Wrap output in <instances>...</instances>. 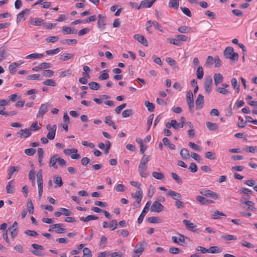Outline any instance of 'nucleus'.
<instances>
[{
  "mask_svg": "<svg viewBox=\"0 0 257 257\" xmlns=\"http://www.w3.org/2000/svg\"><path fill=\"white\" fill-rule=\"evenodd\" d=\"M178 237L173 236L172 237V241L176 243L179 244L180 245H182L185 242V237L180 233L178 234Z\"/></svg>",
  "mask_w": 257,
  "mask_h": 257,
  "instance_id": "obj_8",
  "label": "nucleus"
},
{
  "mask_svg": "<svg viewBox=\"0 0 257 257\" xmlns=\"http://www.w3.org/2000/svg\"><path fill=\"white\" fill-rule=\"evenodd\" d=\"M57 130V126L56 124H54L52 126L50 131L48 133L47 138L50 140H52L55 138L56 131Z\"/></svg>",
  "mask_w": 257,
  "mask_h": 257,
  "instance_id": "obj_16",
  "label": "nucleus"
},
{
  "mask_svg": "<svg viewBox=\"0 0 257 257\" xmlns=\"http://www.w3.org/2000/svg\"><path fill=\"white\" fill-rule=\"evenodd\" d=\"M24 152L27 155L31 156L36 153V150L33 148L27 149Z\"/></svg>",
  "mask_w": 257,
  "mask_h": 257,
  "instance_id": "obj_59",
  "label": "nucleus"
},
{
  "mask_svg": "<svg viewBox=\"0 0 257 257\" xmlns=\"http://www.w3.org/2000/svg\"><path fill=\"white\" fill-rule=\"evenodd\" d=\"M156 2V0H144L142 1L140 5L137 7V10L142 8H150Z\"/></svg>",
  "mask_w": 257,
  "mask_h": 257,
  "instance_id": "obj_9",
  "label": "nucleus"
},
{
  "mask_svg": "<svg viewBox=\"0 0 257 257\" xmlns=\"http://www.w3.org/2000/svg\"><path fill=\"white\" fill-rule=\"evenodd\" d=\"M48 111V106L47 104H42L39 108V110L38 111V113L37 114V116H41L42 117Z\"/></svg>",
  "mask_w": 257,
  "mask_h": 257,
  "instance_id": "obj_13",
  "label": "nucleus"
},
{
  "mask_svg": "<svg viewBox=\"0 0 257 257\" xmlns=\"http://www.w3.org/2000/svg\"><path fill=\"white\" fill-rule=\"evenodd\" d=\"M182 222L189 230L192 232L196 231V225H195L193 223L191 222L190 220H183Z\"/></svg>",
  "mask_w": 257,
  "mask_h": 257,
  "instance_id": "obj_10",
  "label": "nucleus"
},
{
  "mask_svg": "<svg viewBox=\"0 0 257 257\" xmlns=\"http://www.w3.org/2000/svg\"><path fill=\"white\" fill-rule=\"evenodd\" d=\"M180 9L182 10V12L185 15H186L188 17H191L192 15H191V11H190V10L188 8H185V7H181Z\"/></svg>",
  "mask_w": 257,
  "mask_h": 257,
  "instance_id": "obj_56",
  "label": "nucleus"
},
{
  "mask_svg": "<svg viewBox=\"0 0 257 257\" xmlns=\"http://www.w3.org/2000/svg\"><path fill=\"white\" fill-rule=\"evenodd\" d=\"M180 156L183 159H188L190 158L189 151L187 149L183 148L180 151Z\"/></svg>",
  "mask_w": 257,
  "mask_h": 257,
  "instance_id": "obj_27",
  "label": "nucleus"
},
{
  "mask_svg": "<svg viewBox=\"0 0 257 257\" xmlns=\"http://www.w3.org/2000/svg\"><path fill=\"white\" fill-rule=\"evenodd\" d=\"M146 245V243L145 241H141L139 242L135 246L134 249V254H142L145 249V246Z\"/></svg>",
  "mask_w": 257,
  "mask_h": 257,
  "instance_id": "obj_7",
  "label": "nucleus"
},
{
  "mask_svg": "<svg viewBox=\"0 0 257 257\" xmlns=\"http://www.w3.org/2000/svg\"><path fill=\"white\" fill-rule=\"evenodd\" d=\"M134 38L144 46L146 47L148 46V42L146 39L142 35L135 34L134 36Z\"/></svg>",
  "mask_w": 257,
  "mask_h": 257,
  "instance_id": "obj_11",
  "label": "nucleus"
},
{
  "mask_svg": "<svg viewBox=\"0 0 257 257\" xmlns=\"http://www.w3.org/2000/svg\"><path fill=\"white\" fill-rule=\"evenodd\" d=\"M226 216V214L224 213H222L221 212H220L219 211H216L214 214L212 215V218L213 219H217L219 218V216Z\"/></svg>",
  "mask_w": 257,
  "mask_h": 257,
  "instance_id": "obj_61",
  "label": "nucleus"
},
{
  "mask_svg": "<svg viewBox=\"0 0 257 257\" xmlns=\"http://www.w3.org/2000/svg\"><path fill=\"white\" fill-rule=\"evenodd\" d=\"M42 75L45 77H50L54 75V72L51 70H44L42 73Z\"/></svg>",
  "mask_w": 257,
  "mask_h": 257,
  "instance_id": "obj_57",
  "label": "nucleus"
},
{
  "mask_svg": "<svg viewBox=\"0 0 257 257\" xmlns=\"http://www.w3.org/2000/svg\"><path fill=\"white\" fill-rule=\"evenodd\" d=\"M150 156L144 155L140 162V164H143V165H146V164H147L148 162L150 160Z\"/></svg>",
  "mask_w": 257,
  "mask_h": 257,
  "instance_id": "obj_63",
  "label": "nucleus"
},
{
  "mask_svg": "<svg viewBox=\"0 0 257 257\" xmlns=\"http://www.w3.org/2000/svg\"><path fill=\"white\" fill-rule=\"evenodd\" d=\"M145 106L147 108L148 110L150 112H153L155 109V104L153 103L149 102V101H145L144 103Z\"/></svg>",
  "mask_w": 257,
  "mask_h": 257,
  "instance_id": "obj_32",
  "label": "nucleus"
},
{
  "mask_svg": "<svg viewBox=\"0 0 257 257\" xmlns=\"http://www.w3.org/2000/svg\"><path fill=\"white\" fill-rule=\"evenodd\" d=\"M133 113L132 109H126L123 111L122 116L123 117H127L131 116Z\"/></svg>",
  "mask_w": 257,
  "mask_h": 257,
  "instance_id": "obj_54",
  "label": "nucleus"
},
{
  "mask_svg": "<svg viewBox=\"0 0 257 257\" xmlns=\"http://www.w3.org/2000/svg\"><path fill=\"white\" fill-rule=\"evenodd\" d=\"M61 48H57L54 50H47L46 51L47 55H54L58 53L60 51Z\"/></svg>",
  "mask_w": 257,
  "mask_h": 257,
  "instance_id": "obj_58",
  "label": "nucleus"
},
{
  "mask_svg": "<svg viewBox=\"0 0 257 257\" xmlns=\"http://www.w3.org/2000/svg\"><path fill=\"white\" fill-rule=\"evenodd\" d=\"M204 102V96L201 94H199L197 99L195 100V104L196 106V108L197 109H200L203 107V104Z\"/></svg>",
  "mask_w": 257,
  "mask_h": 257,
  "instance_id": "obj_12",
  "label": "nucleus"
},
{
  "mask_svg": "<svg viewBox=\"0 0 257 257\" xmlns=\"http://www.w3.org/2000/svg\"><path fill=\"white\" fill-rule=\"evenodd\" d=\"M238 126L240 128H242L245 127L246 125L247 121H244V119L241 116H239L238 118Z\"/></svg>",
  "mask_w": 257,
  "mask_h": 257,
  "instance_id": "obj_47",
  "label": "nucleus"
},
{
  "mask_svg": "<svg viewBox=\"0 0 257 257\" xmlns=\"http://www.w3.org/2000/svg\"><path fill=\"white\" fill-rule=\"evenodd\" d=\"M109 70L108 69H105L103 71V73L101 74L99 77L98 79L100 80H106L109 78V74H108Z\"/></svg>",
  "mask_w": 257,
  "mask_h": 257,
  "instance_id": "obj_37",
  "label": "nucleus"
},
{
  "mask_svg": "<svg viewBox=\"0 0 257 257\" xmlns=\"http://www.w3.org/2000/svg\"><path fill=\"white\" fill-rule=\"evenodd\" d=\"M89 88L92 90H97L100 88V85L99 83L95 82H90L88 83Z\"/></svg>",
  "mask_w": 257,
  "mask_h": 257,
  "instance_id": "obj_34",
  "label": "nucleus"
},
{
  "mask_svg": "<svg viewBox=\"0 0 257 257\" xmlns=\"http://www.w3.org/2000/svg\"><path fill=\"white\" fill-rule=\"evenodd\" d=\"M54 182L55 184H57L59 187H61L63 185L62 179L59 176H55L54 177Z\"/></svg>",
  "mask_w": 257,
  "mask_h": 257,
  "instance_id": "obj_50",
  "label": "nucleus"
},
{
  "mask_svg": "<svg viewBox=\"0 0 257 257\" xmlns=\"http://www.w3.org/2000/svg\"><path fill=\"white\" fill-rule=\"evenodd\" d=\"M60 42L62 44H67V45H71L73 44H76L77 43V41L76 39H64L61 40Z\"/></svg>",
  "mask_w": 257,
  "mask_h": 257,
  "instance_id": "obj_41",
  "label": "nucleus"
},
{
  "mask_svg": "<svg viewBox=\"0 0 257 257\" xmlns=\"http://www.w3.org/2000/svg\"><path fill=\"white\" fill-rule=\"evenodd\" d=\"M163 142L165 146H167L170 150H175L176 146L174 144L171 143L167 138H164L163 139Z\"/></svg>",
  "mask_w": 257,
  "mask_h": 257,
  "instance_id": "obj_22",
  "label": "nucleus"
},
{
  "mask_svg": "<svg viewBox=\"0 0 257 257\" xmlns=\"http://www.w3.org/2000/svg\"><path fill=\"white\" fill-rule=\"evenodd\" d=\"M44 20L40 18H34L30 20V23L34 26H41L43 24Z\"/></svg>",
  "mask_w": 257,
  "mask_h": 257,
  "instance_id": "obj_21",
  "label": "nucleus"
},
{
  "mask_svg": "<svg viewBox=\"0 0 257 257\" xmlns=\"http://www.w3.org/2000/svg\"><path fill=\"white\" fill-rule=\"evenodd\" d=\"M221 237L224 238L225 240H234L237 239V238L235 236L230 234L223 235H222Z\"/></svg>",
  "mask_w": 257,
  "mask_h": 257,
  "instance_id": "obj_52",
  "label": "nucleus"
},
{
  "mask_svg": "<svg viewBox=\"0 0 257 257\" xmlns=\"http://www.w3.org/2000/svg\"><path fill=\"white\" fill-rule=\"evenodd\" d=\"M234 51L233 48L232 47L228 46L227 47L224 52H223V55L224 57L227 59L229 56H230L231 53H233V51Z\"/></svg>",
  "mask_w": 257,
  "mask_h": 257,
  "instance_id": "obj_29",
  "label": "nucleus"
},
{
  "mask_svg": "<svg viewBox=\"0 0 257 257\" xmlns=\"http://www.w3.org/2000/svg\"><path fill=\"white\" fill-rule=\"evenodd\" d=\"M180 0H170L169 3V7L173 8L175 10H177L179 7V1Z\"/></svg>",
  "mask_w": 257,
  "mask_h": 257,
  "instance_id": "obj_31",
  "label": "nucleus"
},
{
  "mask_svg": "<svg viewBox=\"0 0 257 257\" xmlns=\"http://www.w3.org/2000/svg\"><path fill=\"white\" fill-rule=\"evenodd\" d=\"M223 77L221 74L216 73L214 75V83L216 85L220 83L223 80Z\"/></svg>",
  "mask_w": 257,
  "mask_h": 257,
  "instance_id": "obj_26",
  "label": "nucleus"
},
{
  "mask_svg": "<svg viewBox=\"0 0 257 257\" xmlns=\"http://www.w3.org/2000/svg\"><path fill=\"white\" fill-rule=\"evenodd\" d=\"M168 195L172 197L174 200L177 201L182 199V196L178 192L170 190L168 192Z\"/></svg>",
  "mask_w": 257,
  "mask_h": 257,
  "instance_id": "obj_20",
  "label": "nucleus"
},
{
  "mask_svg": "<svg viewBox=\"0 0 257 257\" xmlns=\"http://www.w3.org/2000/svg\"><path fill=\"white\" fill-rule=\"evenodd\" d=\"M200 193L203 196L211 197L214 199H217L218 198V195L216 193L209 190L202 189L200 191Z\"/></svg>",
  "mask_w": 257,
  "mask_h": 257,
  "instance_id": "obj_6",
  "label": "nucleus"
},
{
  "mask_svg": "<svg viewBox=\"0 0 257 257\" xmlns=\"http://www.w3.org/2000/svg\"><path fill=\"white\" fill-rule=\"evenodd\" d=\"M168 41L173 45L180 46L181 45L182 43L179 42L177 38H168Z\"/></svg>",
  "mask_w": 257,
  "mask_h": 257,
  "instance_id": "obj_43",
  "label": "nucleus"
},
{
  "mask_svg": "<svg viewBox=\"0 0 257 257\" xmlns=\"http://www.w3.org/2000/svg\"><path fill=\"white\" fill-rule=\"evenodd\" d=\"M7 57L6 48L3 46L0 47V61H3Z\"/></svg>",
  "mask_w": 257,
  "mask_h": 257,
  "instance_id": "obj_23",
  "label": "nucleus"
},
{
  "mask_svg": "<svg viewBox=\"0 0 257 257\" xmlns=\"http://www.w3.org/2000/svg\"><path fill=\"white\" fill-rule=\"evenodd\" d=\"M74 57V55L70 53H64L60 57V60L66 61Z\"/></svg>",
  "mask_w": 257,
  "mask_h": 257,
  "instance_id": "obj_36",
  "label": "nucleus"
},
{
  "mask_svg": "<svg viewBox=\"0 0 257 257\" xmlns=\"http://www.w3.org/2000/svg\"><path fill=\"white\" fill-rule=\"evenodd\" d=\"M152 176L156 179L162 180L164 178V175L162 173L153 172L152 173Z\"/></svg>",
  "mask_w": 257,
  "mask_h": 257,
  "instance_id": "obj_39",
  "label": "nucleus"
},
{
  "mask_svg": "<svg viewBox=\"0 0 257 257\" xmlns=\"http://www.w3.org/2000/svg\"><path fill=\"white\" fill-rule=\"evenodd\" d=\"M23 64V62L18 63V62H13L9 66V70L11 74H14L16 72V68L18 67H19L21 64Z\"/></svg>",
  "mask_w": 257,
  "mask_h": 257,
  "instance_id": "obj_19",
  "label": "nucleus"
},
{
  "mask_svg": "<svg viewBox=\"0 0 257 257\" xmlns=\"http://www.w3.org/2000/svg\"><path fill=\"white\" fill-rule=\"evenodd\" d=\"M143 193L141 189L136 191L135 194L134 193L132 194V196L134 198H136V201L139 205H140L142 199L143 198Z\"/></svg>",
  "mask_w": 257,
  "mask_h": 257,
  "instance_id": "obj_14",
  "label": "nucleus"
},
{
  "mask_svg": "<svg viewBox=\"0 0 257 257\" xmlns=\"http://www.w3.org/2000/svg\"><path fill=\"white\" fill-rule=\"evenodd\" d=\"M204 75L203 69L202 66H200L198 67L196 71V76L198 79H201Z\"/></svg>",
  "mask_w": 257,
  "mask_h": 257,
  "instance_id": "obj_35",
  "label": "nucleus"
},
{
  "mask_svg": "<svg viewBox=\"0 0 257 257\" xmlns=\"http://www.w3.org/2000/svg\"><path fill=\"white\" fill-rule=\"evenodd\" d=\"M58 162V154H55L52 156L50 160L49 166L52 167L54 169H57L58 166L56 164V162Z\"/></svg>",
  "mask_w": 257,
  "mask_h": 257,
  "instance_id": "obj_18",
  "label": "nucleus"
},
{
  "mask_svg": "<svg viewBox=\"0 0 257 257\" xmlns=\"http://www.w3.org/2000/svg\"><path fill=\"white\" fill-rule=\"evenodd\" d=\"M207 252L211 253H219L221 251V249L217 246H212L207 249Z\"/></svg>",
  "mask_w": 257,
  "mask_h": 257,
  "instance_id": "obj_30",
  "label": "nucleus"
},
{
  "mask_svg": "<svg viewBox=\"0 0 257 257\" xmlns=\"http://www.w3.org/2000/svg\"><path fill=\"white\" fill-rule=\"evenodd\" d=\"M164 206L161 204L159 201H154L150 208V210L152 212H160L164 209Z\"/></svg>",
  "mask_w": 257,
  "mask_h": 257,
  "instance_id": "obj_3",
  "label": "nucleus"
},
{
  "mask_svg": "<svg viewBox=\"0 0 257 257\" xmlns=\"http://www.w3.org/2000/svg\"><path fill=\"white\" fill-rule=\"evenodd\" d=\"M106 18L101 14L98 16L97 27L101 30H104L106 26Z\"/></svg>",
  "mask_w": 257,
  "mask_h": 257,
  "instance_id": "obj_4",
  "label": "nucleus"
},
{
  "mask_svg": "<svg viewBox=\"0 0 257 257\" xmlns=\"http://www.w3.org/2000/svg\"><path fill=\"white\" fill-rule=\"evenodd\" d=\"M43 84L45 85L55 86L56 84L55 81L52 79H46L45 81L43 82Z\"/></svg>",
  "mask_w": 257,
  "mask_h": 257,
  "instance_id": "obj_48",
  "label": "nucleus"
},
{
  "mask_svg": "<svg viewBox=\"0 0 257 257\" xmlns=\"http://www.w3.org/2000/svg\"><path fill=\"white\" fill-rule=\"evenodd\" d=\"M60 210L61 211L62 214H63L65 216H68L71 215L72 214V212L70 210L65 208H60Z\"/></svg>",
  "mask_w": 257,
  "mask_h": 257,
  "instance_id": "obj_60",
  "label": "nucleus"
},
{
  "mask_svg": "<svg viewBox=\"0 0 257 257\" xmlns=\"http://www.w3.org/2000/svg\"><path fill=\"white\" fill-rule=\"evenodd\" d=\"M150 205H151V201H148L147 203H146L145 207L144 208L141 214H140V216L139 217V218L138 219V223L141 224L143 222L144 218L145 216L146 215V214L147 213V212L149 209V208L150 207Z\"/></svg>",
  "mask_w": 257,
  "mask_h": 257,
  "instance_id": "obj_5",
  "label": "nucleus"
},
{
  "mask_svg": "<svg viewBox=\"0 0 257 257\" xmlns=\"http://www.w3.org/2000/svg\"><path fill=\"white\" fill-rule=\"evenodd\" d=\"M190 30H191L190 28H189L187 26H181L178 29V32H179L180 33H185V34L189 33L190 31Z\"/></svg>",
  "mask_w": 257,
  "mask_h": 257,
  "instance_id": "obj_38",
  "label": "nucleus"
},
{
  "mask_svg": "<svg viewBox=\"0 0 257 257\" xmlns=\"http://www.w3.org/2000/svg\"><path fill=\"white\" fill-rule=\"evenodd\" d=\"M33 167V165H32ZM29 179L31 181L33 185L35 184V172L34 170V168L33 167V169L29 172Z\"/></svg>",
  "mask_w": 257,
  "mask_h": 257,
  "instance_id": "obj_25",
  "label": "nucleus"
},
{
  "mask_svg": "<svg viewBox=\"0 0 257 257\" xmlns=\"http://www.w3.org/2000/svg\"><path fill=\"white\" fill-rule=\"evenodd\" d=\"M83 257H92V253L90 249L87 247H85L83 249Z\"/></svg>",
  "mask_w": 257,
  "mask_h": 257,
  "instance_id": "obj_44",
  "label": "nucleus"
},
{
  "mask_svg": "<svg viewBox=\"0 0 257 257\" xmlns=\"http://www.w3.org/2000/svg\"><path fill=\"white\" fill-rule=\"evenodd\" d=\"M186 99L189 111L193 112L194 111L193 108L194 107V98L193 93L191 91H189L187 92Z\"/></svg>",
  "mask_w": 257,
  "mask_h": 257,
  "instance_id": "obj_2",
  "label": "nucleus"
},
{
  "mask_svg": "<svg viewBox=\"0 0 257 257\" xmlns=\"http://www.w3.org/2000/svg\"><path fill=\"white\" fill-rule=\"evenodd\" d=\"M206 126L208 130L211 131H215L218 128V125L217 123H213L210 121L206 122Z\"/></svg>",
  "mask_w": 257,
  "mask_h": 257,
  "instance_id": "obj_28",
  "label": "nucleus"
},
{
  "mask_svg": "<svg viewBox=\"0 0 257 257\" xmlns=\"http://www.w3.org/2000/svg\"><path fill=\"white\" fill-rule=\"evenodd\" d=\"M31 132L30 130L28 128L21 130L20 131L17 133V135H20L21 138H27L31 135Z\"/></svg>",
  "mask_w": 257,
  "mask_h": 257,
  "instance_id": "obj_15",
  "label": "nucleus"
},
{
  "mask_svg": "<svg viewBox=\"0 0 257 257\" xmlns=\"http://www.w3.org/2000/svg\"><path fill=\"white\" fill-rule=\"evenodd\" d=\"M40 128V127L38 125V122L35 121L31 124V125L30 127V129H29V130H30V132H31V131H38Z\"/></svg>",
  "mask_w": 257,
  "mask_h": 257,
  "instance_id": "obj_49",
  "label": "nucleus"
},
{
  "mask_svg": "<svg viewBox=\"0 0 257 257\" xmlns=\"http://www.w3.org/2000/svg\"><path fill=\"white\" fill-rule=\"evenodd\" d=\"M172 177L176 181L177 183L179 184L182 183V180L181 178L178 176V175L175 173H171Z\"/></svg>",
  "mask_w": 257,
  "mask_h": 257,
  "instance_id": "obj_64",
  "label": "nucleus"
},
{
  "mask_svg": "<svg viewBox=\"0 0 257 257\" xmlns=\"http://www.w3.org/2000/svg\"><path fill=\"white\" fill-rule=\"evenodd\" d=\"M147 170V167L146 165H143V164H139L138 167V171L139 174L142 177H146L147 174L145 172Z\"/></svg>",
  "mask_w": 257,
  "mask_h": 257,
  "instance_id": "obj_17",
  "label": "nucleus"
},
{
  "mask_svg": "<svg viewBox=\"0 0 257 257\" xmlns=\"http://www.w3.org/2000/svg\"><path fill=\"white\" fill-rule=\"evenodd\" d=\"M43 56V54H35L33 53L30 55H28L26 56V58L28 59H38L42 58Z\"/></svg>",
  "mask_w": 257,
  "mask_h": 257,
  "instance_id": "obj_42",
  "label": "nucleus"
},
{
  "mask_svg": "<svg viewBox=\"0 0 257 257\" xmlns=\"http://www.w3.org/2000/svg\"><path fill=\"white\" fill-rule=\"evenodd\" d=\"M188 145L191 149L195 151H199L200 150V147L193 142H189Z\"/></svg>",
  "mask_w": 257,
  "mask_h": 257,
  "instance_id": "obj_62",
  "label": "nucleus"
},
{
  "mask_svg": "<svg viewBox=\"0 0 257 257\" xmlns=\"http://www.w3.org/2000/svg\"><path fill=\"white\" fill-rule=\"evenodd\" d=\"M62 31L64 32H65L66 34H75L76 33L77 31L73 28L66 27V26H63L62 28Z\"/></svg>",
  "mask_w": 257,
  "mask_h": 257,
  "instance_id": "obj_33",
  "label": "nucleus"
},
{
  "mask_svg": "<svg viewBox=\"0 0 257 257\" xmlns=\"http://www.w3.org/2000/svg\"><path fill=\"white\" fill-rule=\"evenodd\" d=\"M238 54L236 52H234L233 51V53H231V54L230 56H229L227 59H229L232 61H237L238 59Z\"/></svg>",
  "mask_w": 257,
  "mask_h": 257,
  "instance_id": "obj_40",
  "label": "nucleus"
},
{
  "mask_svg": "<svg viewBox=\"0 0 257 257\" xmlns=\"http://www.w3.org/2000/svg\"><path fill=\"white\" fill-rule=\"evenodd\" d=\"M117 221L115 219H113L110 221L109 227L111 228V230H114L117 227Z\"/></svg>",
  "mask_w": 257,
  "mask_h": 257,
  "instance_id": "obj_46",
  "label": "nucleus"
},
{
  "mask_svg": "<svg viewBox=\"0 0 257 257\" xmlns=\"http://www.w3.org/2000/svg\"><path fill=\"white\" fill-rule=\"evenodd\" d=\"M37 183H43V178H42V170H40L37 174Z\"/></svg>",
  "mask_w": 257,
  "mask_h": 257,
  "instance_id": "obj_51",
  "label": "nucleus"
},
{
  "mask_svg": "<svg viewBox=\"0 0 257 257\" xmlns=\"http://www.w3.org/2000/svg\"><path fill=\"white\" fill-rule=\"evenodd\" d=\"M197 201L202 205H206L207 199L201 196H197L196 198Z\"/></svg>",
  "mask_w": 257,
  "mask_h": 257,
  "instance_id": "obj_55",
  "label": "nucleus"
},
{
  "mask_svg": "<svg viewBox=\"0 0 257 257\" xmlns=\"http://www.w3.org/2000/svg\"><path fill=\"white\" fill-rule=\"evenodd\" d=\"M14 181H10L6 186L7 192L8 194H13L14 192Z\"/></svg>",
  "mask_w": 257,
  "mask_h": 257,
  "instance_id": "obj_24",
  "label": "nucleus"
},
{
  "mask_svg": "<svg viewBox=\"0 0 257 257\" xmlns=\"http://www.w3.org/2000/svg\"><path fill=\"white\" fill-rule=\"evenodd\" d=\"M27 206L29 208V212L30 214L34 213V206L31 199L28 200Z\"/></svg>",
  "mask_w": 257,
  "mask_h": 257,
  "instance_id": "obj_45",
  "label": "nucleus"
},
{
  "mask_svg": "<svg viewBox=\"0 0 257 257\" xmlns=\"http://www.w3.org/2000/svg\"><path fill=\"white\" fill-rule=\"evenodd\" d=\"M212 79L211 76H207L204 78V88L207 94H210L212 90Z\"/></svg>",
  "mask_w": 257,
  "mask_h": 257,
  "instance_id": "obj_1",
  "label": "nucleus"
},
{
  "mask_svg": "<svg viewBox=\"0 0 257 257\" xmlns=\"http://www.w3.org/2000/svg\"><path fill=\"white\" fill-rule=\"evenodd\" d=\"M77 151H78L75 148L70 149H65L63 151L64 153L66 155H67V156L70 155L72 153H77Z\"/></svg>",
  "mask_w": 257,
  "mask_h": 257,
  "instance_id": "obj_53",
  "label": "nucleus"
}]
</instances>
